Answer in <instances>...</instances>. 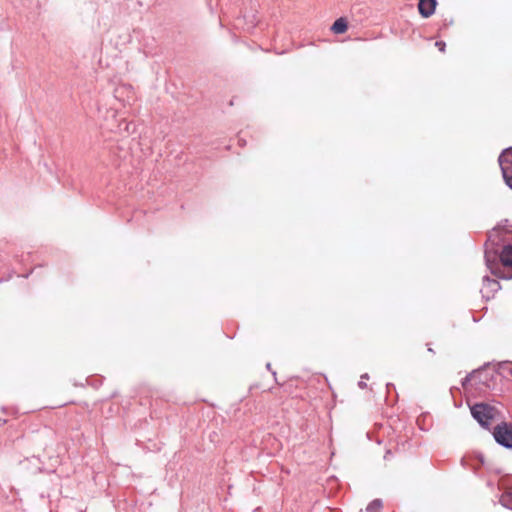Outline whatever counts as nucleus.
Masks as SVG:
<instances>
[{
	"label": "nucleus",
	"mask_w": 512,
	"mask_h": 512,
	"mask_svg": "<svg viewBox=\"0 0 512 512\" xmlns=\"http://www.w3.org/2000/svg\"><path fill=\"white\" fill-rule=\"evenodd\" d=\"M348 30V22L344 17L338 18L331 26V31L335 34H343Z\"/></svg>",
	"instance_id": "obj_6"
},
{
	"label": "nucleus",
	"mask_w": 512,
	"mask_h": 512,
	"mask_svg": "<svg viewBox=\"0 0 512 512\" xmlns=\"http://www.w3.org/2000/svg\"><path fill=\"white\" fill-rule=\"evenodd\" d=\"M495 440L505 447H512V426L498 425L494 430Z\"/></svg>",
	"instance_id": "obj_3"
},
{
	"label": "nucleus",
	"mask_w": 512,
	"mask_h": 512,
	"mask_svg": "<svg viewBox=\"0 0 512 512\" xmlns=\"http://www.w3.org/2000/svg\"><path fill=\"white\" fill-rule=\"evenodd\" d=\"M435 46L439 49V51H441V52H444V51H445V47H446L445 42H443V41H437V42L435 43Z\"/></svg>",
	"instance_id": "obj_10"
},
{
	"label": "nucleus",
	"mask_w": 512,
	"mask_h": 512,
	"mask_svg": "<svg viewBox=\"0 0 512 512\" xmlns=\"http://www.w3.org/2000/svg\"><path fill=\"white\" fill-rule=\"evenodd\" d=\"M360 386H365V383L359 382Z\"/></svg>",
	"instance_id": "obj_11"
},
{
	"label": "nucleus",
	"mask_w": 512,
	"mask_h": 512,
	"mask_svg": "<svg viewBox=\"0 0 512 512\" xmlns=\"http://www.w3.org/2000/svg\"><path fill=\"white\" fill-rule=\"evenodd\" d=\"M4 422H5V421H2V420L0 419V426H1Z\"/></svg>",
	"instance_id": "obj_13"
},
{
	"label": "nucleus",
	"mask_w": 512,
	"mask_h": 512,
	"mask_svg": "<svg viewBox=\"0 0 512 512\" xmlns=\"http://www.w3.org/2000/svg\"><path fill=\"white\" fill-rule=\"evenodd\" d=\"M360 386H365V383L359 382Z\"/></svg>",
	"instance_id": "obj_12"
},
{
	"label": "nucleus",
	"mask_w": 512,
	"mask_h": 512,
	"mask_svg": "<svg viewBox=\"0 0 512 512\" xmlns=\"http://www.w3.org/2000/svg\"><path fill=\"white\" fill-rule=\"evenodd\" d=\"M498 162L506 184L512 189V147L500 154Z\"/></svg>",
	"instance_id": "obj_2"
},
{
	"label": "nucleus",
	"mask_w": 512,
	"mask_h": 512,
	"mask_svg": "<svg viewBox=\"0 0 512 512\" xmlns=\"http://www.w3.org/2000/svg\"><path fill=\"white\" fill-rule=\"evenodd\" d=\"M473 417L484 427H488L495 419L498 411L495 407L485 404L477 403L471 407Z\"/></svg>",
	"instance_id": "obj_1"
},
{
	"label": "nucleus",
	"mask_w": 512,
	"mask_h": 512,
	"mask_svg": "<svg viewBox=\"0 0 512 512\" xmlns=\"http://www.w3.org/2000/svg\"><path fill=\"white\" fill-rule=\"evenodd\" d=\"M499 369L501 370V372L503 374H506V375H509L512 377V362L505 361V362L500 363Z\"/></svg>",
	"instance_id": "obj_9"
},
{
	"label": "nucleus",
	"mask_w": 512,
	"mask_h": 512,
	"mask_svg": "<svg viewBox=\"0 0 512 512\" xmlns=\"http://www.w3.org/2000/svg\"><path fill=\"white\" fill-rule=\"evenodd\" d=\"M500 261L504 267L512 268V245L503 247L500 254Z\"/></svg>",
	"instance_id": "obj_5"
},
{
	"label": "nucleus",
	"mask_w": 512,
	"mask_h": 512,
	"mask_svg": "<svg viewBox=\"0 0 512 512\" xmlns=\"http://www.w3.org/2000/svg\"><path fill=\"white\" fill-rule=\"evenodd\" d=\"M500 503L504 507L512 510V490H507L502 493L500 497Z\"/></svg>",
	"instance_id": "obj_7"
},
{
	"label": "nucleus",
	"mask_w": 512,
	"mask_h": 512,
	"mask_svg": "<svg viewBox=\"0 0 512 512\" xmlns=\"http://www.w3.org/2000/svg\"><path fill=\"white\" fill-rule=\"evenodd\" d=\"M382 501L379 499L373 500L366 508L367 512H380L382 509Z\"/></svg>",
	"instance_id": "obj_8"
},
{
	"label": "nucleus",
	"mask_w": 512,
	"mask_h": 512,
	"mask_svg": "<svg viewBox=\"0 0 512 512\" xmlns=\"http://www.w3.org/2000/svg\"><path fill=\"white\" fill-rule=\"evenodd\" d=\"M436 0H419L418 10L422 17L428 18L435 12Z\"/></svg>",
	"instance_id": "obj_4"
}]
</instances>
